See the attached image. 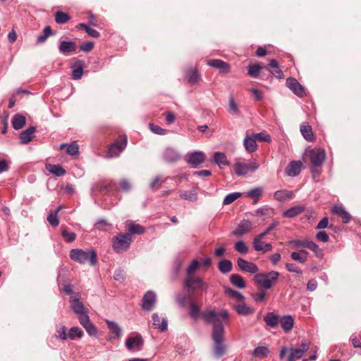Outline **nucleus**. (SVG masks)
I'll use <instances>...</instances> for the list:
<instances>
[{
	"instance_id": "38",
	"label": "nucleus",
	"mask_w": 361,
	"mask_h": 361,
	"mask_svg": "<svg viewBox=\"0 0 361 361\" xmlns=\"http://www.w3.org/2000/svg\"><path fill=\"white\" fill-rule=\"evenodd\" d=\"M300 132L307 141H312L314 135L312 127L308 123H303L300 126Z\"/></svg>"
},
{
	"instance_id": "64",
	"label": "nucleus",
	"mask_w": 361,
	"mask_h": 361,
	"mask_svg": "<svg viewBox=\"0 0 361 361\" xmlns=\"http://www.w3.org/2000/svg\"><path fill=\"white\" fill-rule=\"evenodd\" d=\"M251 296L256 302H261L265 300L266 293L264 291L252 293Z\"/></svg>"
},
{
	"instance_id": "23",
	"label": "nucleus",
	"mask_w": 361,
	"mask_h": 361,
	"mask_svg": "<svg viewBox=\"0 0 361 361\" xmlns=\"http://www.w3.org/2000/svg\"><path fill=\"white\" fill-rule=\"evenodd\" d=\"M207 64L211 67L219 69L220 71L224 73H227L230 71V65L220 59L210 60L208 61Z\"/></svg>"
},
{
	"instance_id": "22",
	"label": "nucleus",
	"mask_w": 361,
	"mask_h": 361,
	"mask_svg": "<svg viewBox=\"0 0 361 361\" xmlns=\"http://www.w3.org/2000/svg\"><path fill=\"white\" fill-rule=\"evenodd\" d=\"M153 325L155 329H159L161 332H164L167 330L168 320L166 317H163L161 319L157 313L152 314Z\"/></svg>"
},
{
	"instance_id": "46",
	"label": "nucleus",
	"mask_w": 361,
	"mask_h": 361,
	"mask_svg": "<svg viewBox=\"0 0 361 361\" xmlns=\"http://www.w3.org/2000/svg\"><path fill=\"white\" fill-rule=\"evenodd\" d=\"M225 293L228 296L234 298L238 301H242L245 299L244 295L241 293L231 288H225Z\"/></svg>"
},
{
	"instance_id": "34",
	"label": "nucleus",
	"mask_w": 361,
	"mask_h": 361,
	"mask_svg": "<svg viewBox=\"0 0 361 361\" xmlns=\"http://www.w3.org/2000/svg\"><path fill=\"white\" fill-rule=\"evenodd\" d=\"M46 169L58 177H61L66 173V170L57 164H47Z\"/></svg>"
},
{
	"instance_id": "60",
	"label": "nucleus",
	"mask_w": 361,
	"mask_h": 361,
	"mask_svg": "<svg viewBox=\"0 0 361 361\" xmlns=\"http://www.w3.org/2000/svg\"><path fill=\"white\" fill-rule=\"evenodd\" d=\"M114 279L120 283L124 282L126 279L125 272L123 269H117L114 274Z\"/></svg>"
},
{
	"instance_id": "2",
	"label": "nucleus",
	"mask_w": 361,
	"mask_h": 361,
	"mask_svg": "<svg viewBox=\"0 0 361 361\" xmlns=\"http://www.w3.org/2000/svg\"><path fill=\"white\" fill-rule=\"evenodd\" d=\"M70 258L80 264H85L87 262L91 265H95L97 263V255L94 249L83 250L79 248L72 249L70 251Z\"/></svg>"
},
{
	"instance_id": "43",
	"label": "nucleus",
	"mask_w": 361,
	"mask_h": 361,
	"mask_svg": "<svg viewBox=\"0 0 361 361\" xmlns=\"http://www.w3.org/2000/svg\"><path fill=\"white\" fill-rule=\"evenodd\" d=\"M179 195L182 199L191 202H195L197 199V192L195 190H180Z\"/></svg>"
},
{
	"instance_id": "18",
	"label": "nucleus",
	"mask_w": 361,
	"mask_h": 361,
	"mask_svg": "<svg viewBox=\"0 0 361 361\" xmlns=\"http://www.w3.org/2000/svg\"><path fill=\"white\" fill-rule=\"evenodd\" d=\"M252 229V223L249 220L243 219L237 226L233 233L237 236H242L249 233Z\"/></svg>"
},
{
	"instance_id": "51",
	"label": "nucleus",
	"mask_w": 361,
	"mask_h": 361,
	"mask_svg": "<svg viewBox=\"0 0 361 361\" xmlns=\"http://www.w3.org/2000/svg\"><path fill=\"white\" fill-rule=\"evenodd\" d=\"M263 190L260 187L255 188L252 190H250L247 192V196L251 199H255V202H257L258 198L262 195Z\"/></svg>"
},
{
	"instance_id": "41",
	"label": "nucleus",
	"mask_w": 361,
	"mask_h": 361,
	"mask_svg": "<svg viewBox=\"0 0 361 361\" xmlns=\"http://www.w3.org/2000/svg\"><path fill=\"white\" fill-rule=\"evenodd\" d=\"M61 206H59L54 212H50L47 216V221L54 227H56L59 224V218L58 213L61 209Z\"/></svg>"
},
{
	"instance_id": "40",
	"label": "nucleus",
	"mask_w": 361,
	"mask_h": 361,
	"mask_svg": "<svg viewBox=\"0 0 361 361\" xmlns=\"http://www.w3.org/2000/svg\"><path fill=\"white\" fill-rule=\"evenodd\" d=\"M274 198L280 202L290 199L293 197V192L286 190H277L274 194Z\"/></svg>"
},
{
	"instance_id": "54",
	"label": "nucleus",
	"mask_w": 361,
	"mask_h": 361,
	"mask_svg": "<svg viewBox=\"0 0 361 361\" xmlns=\"http://www.w3.org/2000/svg\"><path fill=\"white\" fill-rule=\"evenodd\" d=\"M279 223L278 221H276V220L273 221V222L267 227V228L266 230H264L263 232H262L261 233L256 235L255 238L264 239L265 238V236L267 235H268L269 233H270V232L272 230L276 228L279 226Z\"/></svg>"
},
{
	"instance_id": "27",
	"label": "nucleus",
	"mask_w": 361,
	"mask_h": 361,
	"mask_svg": "<svg viewBox=\"0 0 361 361\" xmlns=\"http://www.w3.org/2000/svg\"><path fill=\"white\" fill-rule=\"evenodd\" d=\"M305 208L302 205H296L291 207L283 213V216L286 218H293L302 214Z\"/></svg>"
},
{
	"instance_id": "55",
	"label": "nucleus",
	"mask_w": 361,
	"mask_h": 361,
	"mask_svg": "<svg viewBox=\"0 0 361 361\" xmlns=\"http://www.w3.org/2000/svg\"><path fill=\"white\" fill-rule=\"evenodd\" d=\"M178 151L173 147H167L164 154V158H180Z\"/></svg>"
},
{
	"instance_id": "29",
	"label": "nucleus",
	"mask_w": 361,
	"mask_h": 361,
	"mask_svg": "<svg viewBox=\"0 0 361 361\" xmlns=\"http://www.w3.org/2000/svg\"><path fill=\"white\" fill-rule=\"evenodd\" d=\"M255 137L251 133L247 135L244 138L243 145L246 151L249 152H253L257 149V143Z\"/></svg>"
},
{
	"instance_id": "25",
	"label": "nucleus",
	"mask_w": 361,
	"mask_h": 361,
	"mask_svg": "<svg viewBox=\"0 0 361 361\" xmlns=\"http://www.w3.org/2000/svg\"><path fill=\"white\" fill-rule=\"evenodd\" d=\"M269 68H267V71L277 78L281 79L283 78V73L279 68L278 61L274 59H270L269 63Z\"/></svg>"
},
{
	"instance_id": "44",
	"label": "nucleus",
	"mask_w": 361,
	"mask_h": 361,
	"mask_svg": "<svg viewBox=\"0 0 361 361\" xmlns=\"http://www.w3.org/2000/svg\"><path fill=\"white\" fill-rule=\"evenodd\" d=\"M264 68V67L259 64L250 65L248 66V75L254 78H259L261 70Z\"/></svg>"
},
{
	"instance_id": "39",
	"label": "nucleus",
	"mask_w": 361,
	"mask_h": 361,
	"mask_svg": "<svg viewBox=\"0 0 361 361\" xmlns=\"http://www.w3.org/2000/svg\"><path fill=\"white\" fill-rule=\"evenodd\" d=\"M230 281L233 286L238 288H244L246 286L243 278L238 274H231L230 276Z\"/></svg>"
},
{
	"instance_id": "53",
	"label": "nucleus",
	"mask_w": 361,
	"mask_h": 361,
	"mask_svg": "<svg viewBox=\"0 0 361 361\" xmlns=\"http://www.w3.org/2000/svg\"><path fill=\"white\" fill-rule=\"evenodd\" d=\"M241 196V193L238 192L228 194L224 199L223 204L225 205L233 203L235 200Z\"/></svg>"
},
{
	"instance_id": "50",
	"label": "nucleus",
	"mask_w": 361,
	"mask_h": 361,
	"mask_svg": "<svg viewBox=\"0 0 361 361\" xmlns=\"http://www.w3.org/2000/svg\"><path fill=\"white\" fill-rule=\"evenodd\" d=\"M70 20V16L68 13L62 11H56L55 13V21L58 24H64Z\"/></svg>"
},
{
	"instance_id": "24",
	"label": "nucleus",
	"mask_w": 361,
	"mask_h": 361,
	"mask_svg": "<svg viewBox=\"0 0 361 361\" xmlns=\"http://www.w3.org/2000/svg\"><path fill=\"white\" fill-rule=\"evenodd\" d=\"M36 131V128L35 126H30L26 130L22 131L19 135V140L20 143L27 144L34 137V133Z\"/></svg>"
},
{
	"instance_id": "14",
	"label": "nucleus",
	"mask_w": 361,
	"mask_h": 361,
	"mask_svg": "<svg viewBox=\"0 0 361 361\" xmlns=\"http://www.w3.org/2000/svg\"><path fill=\"white\" fill-rule=\"evenodd\" d=\"M77 48L78 45L74 41L60 40L59 42V50L60 53L65 56L75 53Z\"/></svg>"
},
{
	"instance_id": "3",
	"label": "nucleus",
	"mask_w": 361,
	"mask_h": 361,
	"mask_svg": "<svg viewBox=\"0 0 361 361\" xmlns=\"http://www.w3.org/2000/svg\"><path fill=\"white\" fill-rule=\"evenodd\" d=\"M279 276V273L276 271L259 273L255 276V282L261 288L269 290L272 288L273 284L278 280Z\"/></svg>"
},
{
	"instance_id": "47",
	"label": "nucleus",
	"mask_w": 361,
	"mask_h": 361,
	"mask_svg": "<svg viewBox=\"0 0 361 361\" xmlns=\"http://www.w3.org/2000/svg\"><path fill=\"white\" fill-rule=\"evenodd\" d=\"M192 295L191 293L189 296H186L185 295L181 293H178L177 294H176L175 295V300H176V302L180 306V307H184L186 304V301L188 300H192Z\"/></svg>"
},
{
	"instance_id": "36",
	"label": "nucleus",
	"mask_w": 361,
	"mask_h": 361,
	"mask_svg": "<svg viewBox=\"0 0 361 361\" xmlns=\"http://www.w3.org/2000/svg\"><path fill=\"white\" fill-rule=\"evenodd\" d=\"M25 117L20 114H16L12 118V126L15 130L21 129L25 124Z\"/></svg>"
},
{
	"instance_id": "17",
	"label": "nucleus",
	"mask_w": 361,
	"mask_h": 361,
	"mask_svg": "<svg viewBox=\"0 0 361 361\" xmlns=\"http://www.w3.org/2000/svg\"><path fill=\"white\" fill-rule=\"evenodd\" d=\"M237 264L238 267L245 272L257 274L259 271L257 266L255 263L248 262L241 257L237 259Z\"/></svg>"
},
{
	"instance_id": "10",
	"label": "nucleus",
	"mask_w": 361,
	"mask_h": 361,
	"mask_svg": "<svg viewBox=\"0 0 361 361\" xmlns=\"http://www.w3.org/2000/svg\"><path fill=\"white\" fill-rule=\"evenodd\" d=\"M80 294L77 293L75 296H71L69 300L71 308L76 314H78V319L83 314H87L86 308L83 303L80 300Z\"/></svg>"
},
{
	"instance_id": "59",
	"label": "nucleus",
	"mask_w": 361,
	"mask_h": 361,
	"mask_svg": "<svg viewBox=\"0 0 361 361\" xmlns=\"http://www.w3.org/2000/svg\"><path fill=\"white\" fill-rule=\"evenodd\" d=\"M200 77V76L197 71L192 70L188 74V82L192 85H195L199 81Z\"/></svg>"
},
{
	"instance_id": "56",
	"label": "nucleus",
	"mask_w": 361,
	"mask_h": 361,
	"mask_svg": "<svg viewBox=\"0 0 361 361\" xmlns=\"http://www.w3.org/2000/svg\"><path fill=\"white\" fill-rule=\"evenodd\" d=\"M252 135L255 137L256 141H260V142H271V139L270 135L266 133L265 131L260 132L259 133H252Z\"/></svg>"
},
{
	"instance_id": "16",
	"label": "nucleus",
	"mask_w": 361,
	"mask_h": 361,
	"mask_svg": "<svg viewBox=\"0 0 361 361\" xmlns=\"http://www.w3.org/2000/svg\"><path fill=\"white\" fill-rule=\"evenodd\" d=\"M143 345L144 341L140 334H136L135 336L128 337L126 341V347L129 350H132L135 348L140 350Z\"/></svg>"
},
{
	"instance_id": "57",
	"label": "nucleus",
	"mask_w": 361,
	"mask_h": 361,
	"mask_svg": "<svg viewBox=\"0 0 361 361\" xmlns=\"http://www.w3.org/2000/svg\"><path fill=\"white\" fill-rule=\"evenodd\" d=\"M79 26L85 29V32L92 37L97 38L100 36L99 32L97 30L90 27L85 23H80Z\"/></svg>"
},
{
	"instance_id": "8",
	"label": "nucleus",
	"mask_w": 361,
	"mask_h": 361,
	"mask_svg": "<svg viewBox=\"0 0 361 361\" xmlns=\"http://www.w3.org/2000/svg\"><path fill=\"white\" fill-rule=\"evenodd\" d=\"M127 145L126 137H119L116 139L109 147L107 155L109 158H114L118 157L126 149Z\"/></svg>"
},
{
	"instance_id": "13",
	"label": "nucleus",
	"mask_w": 361,
	"mask_h": 361,
	"mask_svg": "<svg viewBox=\"0 0 361 361\" xmlns=\"http://www.w3.org/2000/svg\"><path fill=\"white\" fill-rule=\"evenodd\" d=\"M302 168V163L300 159H293L286 167L285 173L288 176L295 177L300 173Z\"/></svg>"
},
{
	"instance_id": "31",
	"label": "nucleus",
	"mask_w": 361,
	"mask_h": 361,
	"mask_svg": "<svg viewBox=\"0 0 361 361\" xmlns=\"http://www.w3.org/2000/svg\"><path fill=\"white\" fill-rule=\"evenodd\" d=\"M113 185L111 184L103 185L100 182L94 183L91 188L92 193L99 192L102 194H106L111 191Z\"/></svg>"
},
{
	"instance_id": "37",
	"label": "nucleus",
	"mask_w": 361,
	"mask_h": 361,
	"mask_svg": "<svg viewBox=\"0 0 361 361\" xmlns=\"http://www.w3.org/2000/svg\"><path fill=\"white\" fill-rule=\"evenodd\" d=\"M218 269L221 274H226L232 270L233 264L229 259H222L218 264Z\"/></svg>"
},
{
	"instance_id": "15",
	"label": "nucleus",
	"mask_w": 361,
	"mask_h": 361,
	"mask_svg": "<svg viewBox=\"0 0 361 361\" xmlns=\"http://www.w3.org/2000/svg\"><path fill=\"white\" fill-rule=\"evenodd\" d=\"M157 301V295L152 290H148L142 298V307L145 311H151Z\"/></svg>"
},
{
	"instance_id": "20",
	"label": "nucleus",
	"mask_w": 361,
	"mask_h": 361,
	"mask_svg": "<svg viewBox=\"0 0 361 361\" xmlns=\"http://www.w3.org/2000/svg\"><path fill=\"white\" fill-rule=\"evenodd\" d=\"M281 317L273 312H269L264 316L266 325L270 328H276L280 322Z\"/></svg>"
},
{
	"instance_id": "19",
	"label": "nucleus",
	"mask_w": 361,
	"mask_h": 361,
	"mask_svg": "<svg viewBox=\"0 0 361 361\" xmlns=\"http://www.w3.org/2000/svg\"><path fill=\"white\" fill-rule=\"evenodd\" d=\"M263 238H255L253 239V247L255 251L267 252L273 249V245L271 243H264L262 241Z\"/></svg>"
},
{
	"instance_id": "32",
	"label": "nucleus",
	"mask_w": 361,
	"mask_h": 361,
	"mask_svg": "<svg viewBox=\"0 0 361 361\" xmlns=\"http://www.w3.org/2000/svg\"><path fill=\"white\" fill-rule=\"evenodd\" d=\"M233 309L238 314L241 316H248L254 312V309L245 303L235 305Z\"/></svg>"
},
{
	"instance_id": "6",
	"label": "nucleus",
	"mask_w": 361,
	"mask_h": 361,
	"mask_svg": "<svg viewBox=\"0 0 361 361\" xmlns=\"http://www.w3.org/2000/svg\"><path fill=\"white\" fill-rule=\"evenodd\" d=\"M259 166L260 164L256 160L249 159L248 161H238L234 165V171L238 176H243L255 172Z\"/></svg>"
},
{
	"instance_id": "28",
	"label": "nucleus",
	"mask_w": 361,
	"mask_h": 361,
	"mask_svg": "<svg viewBox=\"0 0 361 361\" xmlns=\"http://www.w3.org/2000/svg\"><path fill=\"white\" fill-rule=\"evenodd\" d=\"M106 323L113 335L111 336L110 340L116 338H119L122 332L120 326L114 321L106 320Z\"/></svg>"
},
{
	"instance_id": "42",
	"label": "nucleus",
	"mask_w": 361,
	"mask_h": 361,
	"mask_svg": "<svg viewBox=\"0 0 361 361\" xmlns=\"http://www.w3.org/2000/svg\"><path fill=\"white\" fill-rule=\"evenodd\" d=\"M309 158H326V152L323 148L315 147L307 151Z\"/></svg>"
},
{
	"instance_id": "58",
	"label": "nucleus",
	"mask_w": 361,
	"mask_h": 361,
	"mask_svg": "<svg viewBox=\"0 0 361 361\" xmlns=\"http://www.w3.org/2000/svg\"><path fill=\"white\" fill-rule=\"evenodd\" d=\"M234 247L236 251L240 254H246L248 252V247L243 240H239L235 243Z\"/></svg>"
},
{
	"instance_id": "4",
	"label": "nucleus",
	"mask_w": 361,
	"mask_h": 361,
	"mask_svg": "<svg viewBox=\"0 0 361 361\" xmlns=\"http://www.w3.org/2000/svg\"><path fill=\"white\" fill-rule=\"evenodd\" d=\"M132 242V236L130 233H118L112 239V247L114 250L119 254L126 252Z\"/></svg>"
},
{
	"instance_id": "1",
	"label": "nucleus",
	"mask_w": 361,
	"mask_h": 361,
	"mask_svg": "<svg viewBox=\"0 0 361 361\" xmlns=\"http://www.w3.org/2000/svg\"><path fill=\"white\" fill-rule=\"evenodd\" d=\"M189 315L195 320L202 317L206 324H212V355L216 359L226 355L228 351V346L225 342L226 331L222 321H227L228 319V311L226 309L221 310L219 312L214 310L201 311L195 302H191Z\"/></svg>"
},
{
	"instance_id": "63",
	"label": "nucleus",
	"mask_w": 361,
	"mask_h": 361,
	"mask_svg": "<svg viewBox=\"0 0 361 361\" xmlns=\"http://www.w3.org/2000/svg\"><path fill=\"white\" fill-rule=\"evenodd\" d=\"M56 332H57L56 338H58L61 340L65 341L68 337L66 334V328L65 326H61L57 327Z\"/></svg>"
},
{
	"instance_id": "7",
	"label": "nucleus",
	"mask_w": 361,
	"mask_h": 361,
	"mask_svg": "<svg viewBox=\"0 0 361 361\" xmlns=\"http://www.w3.org/2000/svg\"><path fill=\"white\" fill-rule=\"evenodd\" d=\"M310 342L304 340L300 344L295 346V348H290L288 350L289 355L286 361H295L296 360L301 359L304 354L309 350Z\"/></svg>"
},
{
	"instance_id": "52",
	"label": "nucleus",
	"mask_w": 361,
	"mask_h": 361,
	"mask_svg": "<svg viewBox=\"0 0 361 361\" xmlns=\"http://www.w3.org/2000/svg\"><path fill=\"white\" fill-rule=\"evenodd\" d=\"M61 235L67 243H72L75 240L76 235L73 232H69L66 228H63L61 231Z\"/></svg>"
},
{
	"instance_id": "61",
	"label": "nucleus",
	"mask_w": 361,
	"mask_h": 361,
	"mask_svg": "<svg viewBox=\"0 0 361 361\" xmlns=\"http://www.w3.org/2000/svg\"><path fill=\"white\" fill-rule=\"evenodd\" d=\"M149 127L150 130L157 135H165L167 132L166 129H164L159 126L153 123H150Z\"/></svg>"
},
{
	"instance_id": "26",
	"label": "nucleus",
	"mask_w": 361,
	"mask_h": 361,
	"mask_svg": "<svg viewBox=\"0 0 361 361\" xmlns=\"http://www.w3.org/2000/svg\"><path fill=\"white\" fill-rule=\"evenodd\" d=\"M279 324L285 332H288L293 327L294 319L291 315H283L281 317Z\"/></svg>"
},
{
	"instance_id": "35",
	"label": "nucleus",
	"mask_w": 361,
	"mask_h": 361,
	"mask_svg": "<svg viewBox=\"0 0 361 361\" xmlns=\"http://www.w3.org/2000/svg\"><path fill=\"white\" fill-rule=\"evenodd\" d=\"M308 252L305 250H300L298 252H293L290 258L294 261H298L301 264H304L307 260Z\"/></svg>"
},
{
	"instance_id": "11",
	"label": "nucleus",
	"mask_w": 361,
	"mask_h": 361,
	"mask_svg": "<svg viewBox=\"0 0 361 361\" xmlns=\"http://www.w3.org/2000/svg\"><path fill=\"white\" fill-rule=\"evenodd\" d=\"M79 322L90 336L97 337L98 332L97 328L90 321L88 314H83L82 317H80Z\"/></svg>"
},
{
	"instance_id": "62",
	"label": "nucleus",
	"mask_w": 361,
	"mask_h": 361,
	"mask_svg": "<svg viewBox=\"0 0 361 361\" xmlns=\"http://www.w3.org/2000/svg\"><path fill=\"white\" fill-rule=\"evenodd\" d=\"M199 264H200V263H199L198 260H197V259L192 260L186 270L187 276H193L192 274L195 272V271L197 269V267H199Z\"/></svg>"
},
{
	"instance_id": "21",
	"label": "nucleus",
	"mask_w": 361,
	"mask_h": 361,
	"mask_svg": "<svg viewBox=\"0 0 361 361\" xmlns=\"http://www.w3.org/2000/svg\"><path fill=\"white\" fill-rule=\"evenodd\" d=\"M85 63L82 60H77L71 66L72 79L80 80L83 75V68Z\"/></svg>"
},
{
	"instance_id": "33",
	"label": "nucleus",
	"mask_w": 361,
	"mask_h": 361,
	"mask_svg": "<svg viewBox=\"0 0 361 361\" xmlns=\"http://www.w3.org/2000/svg\"><path fill=\"white\" fill-rule=\"evenodd\" d=\"M61 149H66V152L70 156H76L79 154V147L76 141L72 142L71 144L63 143L60 145Z\"/></svg>"
},
{
	"instance_id": "9",
	"label": "nucleus",
	"mask_w": 361,
	"mask_h": 361,
	"mask_svg": "<svg viewBox=\"0 0 361 361\" xmlns=\"http://www.w3.org/2000/svg\"><path fill=\"white\" fill-rule=\"evenodd\" d=\"M289 243L293 245L296 248L302 247L310 249L315 253L317 257L321 256L322 255V251L319 247V246L314 241L309 239L292 240L289 242Z\"/></svg>"
},
{
	"instance_id": "45",
	"label": "nucleus",
	"mask_w": 361,
	"mask_h": 361,
	"mask_svg": "<svg viewBox=\"0 0 361 361\" xmlns=\"http://www.w3.org/2000/svg\"><path fill=\"white\" fill-rule=\"evenodd\" d=\"M269 354V350L267 346H258L255 348L252 353V357H267Z\"/></svg>"
},
{
	"instance_id": "30",
	"label": "nucleus",
	"mask_w": 361,
	"mask_h": 361,
	"mask_svg": "<svg viewBox=\"0 0 361 361\" xmlns=\"http://www.w3.org/2000/svg\"><path fill=\"white\" fill-rule=\"evenodd\" d=\"M168 179H171L169 177L162 178V176L158 175L153 178L149 184V188L151 190H157Z\"/></svg>"
},
{
	"instance_id": "5",
	"label": "nucleus",
	"mask_w": 361,
	"mask_h": 361,
	"mask_svg": "<svg viewBox=\"0 0 361 361\" xmlns=\"http://www.w3.org/2000/svg\"><path fill=\"white\" fill-rule=\"evenodd\" d=\"M183 288L185 290L194 295L197 290H207V284L204 282L200 277H194L193 276H187L183 282Z\"/></svg>"
},
{
	"instance_id": "12",
	"label": "nucleus",
	"mask_w": 361,
	"mask_h": 361,
	"mask_svg": "<svg viewBox=\"0 0 361 361\" xmlns=\"http://www.w3.org/2000/svg\"><path fill=\"white\" fill-rule=\"evenodd\" d=\"M286 86L298 97H303L305 95L304 87L294 78H288L286 82Z\"/></svg>"
},
{
	"instance_id": "49",
	"label": "nucleus",
	"mask_w": 361,
	"mask_h": 361,
	"mask_svg": "<svg viewBox=\"0 0 361 361\" xmlns=\"http://www.w3.org/2000/svg\"><path fill=\"white\" fill-rule=\"evenodd\" d=\"M145 230V227L140 224H130L128 227V231H129L128 233H130V235L132 234L140 235V234L144 233Z\"/></svg>"
},
{
	"instance_id": "48",
	"label": "nucleus",
	"mask_w": 361,
	"mask_h": 361,
	"mask_svg": "<svg viewBox=\"0 0 361 361\" xmlns=\"http://www.w3.org/2000/svg\"><path fill=\"white\" fill-rule=\"evenodd\" d=\"M83 336V331L78 326H73L70 329L68 336L71 340H75L76 338H80Z\"/></svg>"
}]
</instances>
